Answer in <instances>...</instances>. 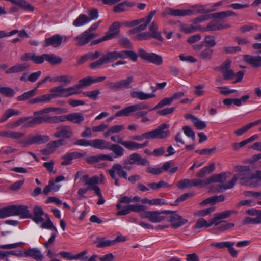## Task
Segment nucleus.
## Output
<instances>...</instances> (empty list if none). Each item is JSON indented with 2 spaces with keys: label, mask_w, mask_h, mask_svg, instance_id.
I'll return each mask as SVG.
<instances>
[{
  "label": "nucleus",
  "mask_w": 261,
  "mask_h": 261,
  "mask_svg": "<svg viewBox=\"0 0 261 261\" xmlns=\"http://www.w3.org/2000/svg\"><path fill=\"white\" fill-rule=\"evenodd\" d=\"M236 168L239 173L234 174L232 180L228 183L220 186V190H226L232 188L238 180H240V182L242 185L254 187L258 185L257 172L255 174L251 173L248 166H237Z\"/></svg>",
  "instance_id": "f257e3e1"
},
{
  "label": "nucleus",
  "mask_w": 261,
  "mask_h": 261,
  "mask_svg": "<svg viewBox=\"0 0 261 261\" xmlns=\"http://www.w3.org/2000/svg\"><path fill=\"white\" fill-rule=\"evenodd\" d=\"M14 216H19L21 218H28L31 217V213L25 205H13L0 208V219Z\"/></svg>",
  "instance_id": "f03ea898"
},
{
  "label": "nucleus",
  "mask_w": 261,
  "mask_h": 261,
  "mask_svg": "<svg viewBox=\"0 0 261 261\" xmlns=\"http://www.w3.org/2000/svg\"><path fill=\"white\" fill-rule=\"evenodd\" d=\"M149 107V106L147 103L139 102L128 106L121 110L117 111L116 113L115 116L116 117L128 116L135 113V116L137 118H142L147 114V112L146 111H141V110L148 109Z\"/></svg>",
  "instance_id": "7ed1b4c3"
},
{
  "label": "nucleus",
  "mask_w": 261,
  "mask_h": 261,
  "mask_svg": "<svg viewBox=\"0 0 261 261\" xmlns=\"http://www.w3.org/2000/svg\"><path fill=\"white\" fill-rule=\"evenodd\" d=\"M106 63H111L119 59L129 58L132 61L137 60V54L132 50L113 51L107 52L102 55Z\"/></svg>",
  "instance_id": "20e7f679"
},
{
  "label": "nucleus",
  "mask_w": 261,
  "mask_h": 261,
  "mask_svg": "<svg viewBox=\"0 0 261 261\" xmlns=\"http://www.w3.org/2000/svg\"><path fill=\"white\" fill-rule=\"evenodd\" d=\"M169 213V211L164 210L162 211H145L144 213L140 214V216L142 218H146L149 221L152 223H159L165 219L166 217L161 216L162 214H167Z\"/></svg>",
  "instance_id": "39448f33"
},
{
  "label": "nucleus",
  "mask_w": 261,
  "mask_h": 261,
  "mask_svg": "<svg viewBox=\"0 0 261 261\" xmlns=\"http://www.w3.org/2000/svg\"><path fill=\"white\" fill-rule=\"evenodd\" d=\"M138 56L142 59L156 65H161L163 64V61L161 56L153 53H147L142 48L139 50Z\"/></svg>",
  "instance_id": "423d86ee"
},
{
  "label": "nucleus",
  "mask_w": 261,
  "mask_h": 261,
  "mask_svg": "<svg viewBox=\"0 0 261 261\" xmlns=\"http://www.w3.org/2000/svg\"><path fill=\"white\" fill-rule=\"evenodd\" d=\"M169 125L163 123L159 125L156 129L149 131L150 138L164 139L170 135L169 130Z\"/></svg>",
  "instance_id": "0eeeda50"
},
{
  "label": "nucleus",
  "mask_w": 261,
  "mask_h": 261,
  "mask_svg": "<svg viewBox=\"0 0 261 261\" xmlns=\"http://www.w3.org/2000/svg\"><path fill=\"white\" fill-rule=\"evenodd\" d=\"M167 214L169 215L166 217L167 221L171 223V226L174 228H178L188 222V220L183 218L176 212L170 211Z\"/></svg>",
  "instance_id": "6e6552de"
},
{
  "label": "nucleus",
  "mask_w": 261,
  "mask_h": 261,
  "mask_svg": "<svg viewBox=\"0 0 261 261\" xmlns=\"http://www.w3.org/2000/svg\"><path fill=\"white\" fill-rule=\"evenodd\" d=\"M58 123L65 121L74 123L81 124L85 120L84 115L80 112L72 113L66 115L58 116Z\"/></svg>",
  "instance_id": "1a4fd4ad"
},
{
  "label": "nucleus",
  "mask_w": 261,
  "mask_h": 261,
  "mask_svg": "<svg viewBox=\"0 0 261 261\" xmlns=\"http://www.w3.org/2000/svg\"><path fill=\"white\" fill-rule=\"evenodd\" d=\"M68 39V37L66 36L55 34L50 37L45 39L43 46L46 47L52 46L53 47H57L60 46L63 42H66Z\"/></svg>",
  "instance_id": "9d476101"
},
{
  "label": "nucleus",
  "mask_w": 261,
  "mask_h": 261,
  "mask_svg": "<svg viewBox=\"0 0 261 261\" xmlns=\"http://www.w3.org/2000/svg\"><path fill=\"white\" fill-rule=\"evenodd\" d=\"M124 164H137L142 166H148L150 164L149 161L142 158L140 154L133 153L130 154L124 161Z\"/></svg>",
  "instance_id": "9b49d317"
},
{
  "label": "nucleus",
  "mask_w": 261,
  "mask_h": 261,
  "mask_svg": "<svg viewBox=\"0 0 261 261\" xmlns=\"http://www.w3.org/2000/svg\"><path fill=\"white\" fill-rule=\"evenodd\" d=\"M230 27L229 24L224 23L220 20H213L206 27L202 28L201 30L203 31H216L229 28Z\"/></svg>",
  "instance_id": "f8f14e48"
},
{
  "label": "nucleus",
  "mask_w": 261,
  "mask_h": 261,
  "mask_svg": "<svg viewBox=\"0 0 261 261\" xmlns=\"http://www.w3.org/2000/svg\"><path fill=\"white\" fill-rule=\"evenodd\" d=\"M124 167L119 163H115L113 165L112 167L107 170L108 173L113 174L115 178V175H117L120 178H123L125 179H127V173L124 169Z\"/></svg>",
  "instance_id": "ddd939ff"
},
{
  "label": "nucleus",
  "mask_w": 261,
  "mask_h": 261,
  "mask_svg": "<svg viewBox=\"0 0 261 261\" xmlns=\"http://www.w3.org/2000/svg\"><path fill=\"white\" fill-rule=\"evenodd\" d=\"M134 82V78L133 76H128L125 79L117 81L110 87L112 90H118L123 88H130V84Z\"/></svg>",
  "instance_id": "4468645a"
},
{
  "label": "nucleus",
  "mask_w": 261,
  "mask_h": 261,
  "mask_svg": "<svg viewBox=\"0 0 261 261\" xmlns=\"http://www.w3.org/2000/svg\"><path fill=\"white\" fill-rule=\"evenodd\" d=\"M73 133L69 126L65 125L57 128V131L53 134L56 138H70L72 136Z\"/></svg>",
  "instance_id": "2eb2a0df"
},
{
  "label": "nucleus",
  "mask_w": 261,
  "mask_h": 261,
  "mask_svg": "<svg viewBox=\"0 0 261 261\" xmlns=\"http://www.w3.org/2000/svg\"><path fill=\"white\" fill-rule=\"evenodd\" d=\"M85 154V152L82 153L76 151L67 152L61 157L63 160L61 164L64 166L70 165L71 164L72 160L82 158Z\"/></svg>",
  "instance_id": "dca6fc26"
},
{
  "label": "nucleus",
  "mask_w": 261,
  "mask_h": 261,
  "mask_svg": "<svg viewBox=\"0 0 261 261\" xmlns=\"http://www.w3.org/2000/svg\"><path fill=\"white\" fill-rule=\"evenodd\" d=\"M95 36L94 34H90L89 32L84 31L80 35L77 36L74 38V40L77 41L76 44L78 46H82L88 43Z\"/></svg>",
  "instance_id": "f3484780"
},
{
  "label": "nucleus",
  "mask_w": 261,
  "mask_h": 261,
  "mask_svg": "<svg viewBox=\"0 0 261 261\" xmlns=\"http://www.w3.org/2000/svg\"><path fill=\"white\" fill-rule=\"evenodd\" d=\"M35 124L46 123H58V116H50L48 115H45L42 116H36L33 118Z\"/></svg>",
  "instance_id": "a211bd4d"
},
{
  "label": "nucleus",
  "mask_w": 261,
  "mask_h": 261,
  "mask_svg": "<svg viewBox=\"0 0 261 261\" xmlns=\"http://www.w3.org/2000/svg\"><path fill=\"white\" fill-rule=\"evenodd\" d=\"M64 139H60L56 141H50L46 145V148L42 150L43 154H48L51 153L54 151L55 148L63 146L64 144Z\"/></svg>",
  "instance_id": "6ab92c4d"
},
{
  "label": "nucleus",
  "mask_w": 261,
  "mask_h": 261,
  "mask_svg": "<svg viewBox=\"0 0 261 261\" xmlns=\"http://www.w3.org/2000/svg\"><path fill=\"white\" fill-rule=\"evenodd\" d=\"M130 94L132 98H137L140 100H147L155 97L153 93H146L142 91L137 90H131Z\"/></svg>",
  "instance_id": "aec40b11"
},
{
  "label": "nucleus",
  "mask_w": 261,
  "mask_h": 261,
  "mask_svg": "<svg viewBox=\"0 0 261 261\" xmlns=\"http://www.w3.org/2000/svg\"><path fill=\"white\" fill-rule=\"evenodd\" d=\"M49 92L51 93L54 99L59 97H67L66 88H64L62 85L51 88Z\"/></svg>",
  "instance_id": "412c9836"
},
{
  "label": "nucleus",
  "mask_w": 261,
  "mask_h": 261,
  "mask_svg": "<svg viewBox=\"0 0 261 261\" xmlns=\"http://www.w3.org/2000/svg\"><path fill=\"white\" fill-rule=\"evenodd\" d=\"M33 216L31 215V217L32 220L37 224H39V223L42 222L44 220L42 216L44 215V213L43 209L38 206L35 205L33 207Z\"/></svg>",
  "instance_id": "4be33fe9"
},
{
  "label": "nucleus",
  "mask_w": 261,
  "mask_h": 261,
  "mask_svg": "<svg viewBox=\"0 0 261 261\" xmlns=\"http://www.w3.org/2000/svg\"><path fill=\"white\" fill-rule=\"evenodd\" d=\"M134 6V3L126 0L114 6L113 10L115 13H121L126 11L128 8Z\"/></svg>",
  "instance_id": "5701e85b"
},
{
  "label": "nucleus",
  "mask_w": 261,
  "mask_h": 261,
  "mask_svg": "<svg viewBox=\"0 0 261 261\" xmlns=\"http://www.w3.org/2000/svg\"><path fill=\"white\" fill-rule=\"evenodd\" d=\"M29 67L27 63L16 64L6 70L5 73L7 74L17 73L25 71Z\"/></svg>",
  "instance_id": "b1692460"
},
{
  "label": "nucleus",
  "mask_w": 261,
  "mask_h": 261,
  "mask_svg": "<svg viewBox=\"0 0 261 261\" xmlns=\"http://www.w3.org/2000/svg\"><path fill=\"white\" fill-rule=\"evenodd\" d=\"M149 34L151 38L156 39L160 41H163V38L161 35L160 32L158 31V25L155 21L151 22L149 26Z\"/></svg>",
  "instance_id": "393cba45"
},
{
  "label": "nucleus",
  "mask_w": 261,
  "mask_h": 261,
  "mask_svg": "<svg viewBox=\"0 0 261 261\" xmlns=\"http://www.w3.org/2000/svg\"><path fill=\"white\" fill-rule=\"evenodd\" d=\"M186 119H190L194 126L198 130H202L205 128L207 124L205 121H203L197 117L191 114H187L185 116Z\"/></svg>",
  "instance_id": "a878e982"
},
{
  "label": "nucleus",
  "mask_w": 261,
  "mask_h": 261,
  "mask_svg": "<svg viewBox=\"0 0 261 261\" xmlns=\"http://www.w3.org/2000/svg\"><path fill=\"white\" fill-rule=\"evenodd\" d=\"M25 257H31L37 261H41L43 259V255L41 252L37 248H30L24 252Z\"/></svg>",
  "instance_id": "bb28decb"
},
{
  "label": "nucleus",
  "mask_w": 261,
  "mask_h": 261,
  "mask_svg": "<svg viewBox=\"0 0 261 261\" xmlns=\"http://www.w3.org/2000/svg\"><path fill=\"white\" fill-rule=\"evenodd\" d=\"M234 213H237V212L234 210H227L221 213H216L215 214L214 217L213 218V222L215 223V225H217L220 223L219 222L220 220L228 218Z\"/></svg>",
  "instance_id": "cd10ccee"
},
{
  "label": "nucleus",
  "mask_w": 261,
  "mask_h": 261,
  "mask_svg": "<svg viewBox=\"0 0 261 261\" xmlns=\"http://www.w3.org/2000/svg\"><path fill=\"white\" fill-rule=\"evenodd\" d=\"M121 27V23L116 21L113 22L109 27V31L106 34L107 39H111L117 35L119 32V28Z\"/></svg>",
  "instance_id": "c85d7f7f"
},
{
  "label": "nucleus",
  "mask_w": 261,
  "mask_h": 261,
  "mask_svg": "<svg viewBox=\"0 0 261 261\" xmlns=\"http://www.w3.org/2000/svg\"><path fill=\"white\" fill-rule=\"evenodd\" d=\"M24 133L16 132L14 130H1L0 136L11 139H18L24 136Z\"/></svg>",
  "instance_id": "c756f323"
},
{
  "label": "nucleus",
  "mask_w": 261,
  "mask_h": 261,
  "mask_svg": "<svg viewBox=\"0 0 261 261\" xmlns=\"http://www.w3.org/2000/svg\"><path fill=\"white\" fill-rule=\"evenodd\" d=\"M51 112H55L58 114H62L66 112V109L58 107H48L38 111L34 112V116L41 115L43 114H47Z\"/></svg>",
  "instance_id": "7c9ffc66"
},
{
  "label": "nucleus",
  "mask_w": 261,
  "mask_h": 261,
  "mask_svg": "<svg viewBox=\"0 0 261 261\" xmlns=\"http://www.w3.org/2000/svg\"><path fill=\"white\" fill-rule=\"evenodd\" d=\"M110 143L102 139L92 140V147L100 150L108 149Z\"/></svg>",
  "instance_id": "2f4dec72"
},
{
  "label": "nucleus",
  "mask_w": 261,
  "mask_h": 261,
  "mask_svg": "<svg viewBox=\"0 0 261 261\" xmlns=\"http://www.w3.org/2000/svg\"><path fill=\"white\" fill-rule=\"evenodd\" d=\"M93 243L97 248H106L114 245L112 240H107L104 237H97Z\"/></svg>",
  "instance_id": "473e14b6"
},
{
  "label": "nucleus",
  "mask_w": 261,
  "mask_h": 261,
  "mask_svg": "<svg viewBox=\"0 0 261 261\" xmlns=\"http://www.w3.org/2000/svg\"><path fill=\"white\" fill-rule=\"evenodd\" d=\"M53 98L51 93L49 94H44L38 96L29 101V103L31 104L37 103H47L49 102Z\"/></svg>",
  "instance_id": "72a5a7b5"
},
{
  "label": "nucleus",
  "mask_w": 261,
  "mask_h": 261,
  "mask_svg": "<svg viewBox=\"0 0 261 261\" xmlns=\"http://www.w3.org/2000/svg\"><path fill=\"white\" fill-rule=\"evenodd\" d=\"M108 149L112 151L114 153V156H113V158H120L122 156L124 153V148L119 144H111L110 143Z\"/></svg>",
  "instance_id": "f704fd0d"
},
{
  "label": "nucleus",
  "mask_w": 261,
  "mask_h": 261,
  "mask_svg": "<svg viewBox=\"0 0 261 261\" xmlns=\"http://www.w3.org/2000/svg\"><path fill=\"white\" fill-rule=\"evenodd\" d=\"M246 61L252 65V67L258 68L261 66V57L246 55L245 57Z\"/></svg>",
  "instance_id": "c9c22d12"
},
{
  "label": "nucleus",
  "mask_w": 261,
  "mask_h": 261,
  "mask_svg": "<svg viewBox=\"0 0 261 261\" xmlns=\"http://www.w3.org/2000/svg\"><path fill=\"white\" fill-rule=\"evenodd\" d=\"M20 114V112L18 110L14 109H7L3 115L0 118V123H3L6 121L9 118L13 116H17Z\"/></svg>",
  "instance_id": "e433bc0d"
},
{
  "label": "nucleus",
  "mask_w": 261,
  "mask_h": 261,
  "mask_svg": "<svg viewBox=\"0 0 261 261\" xmlns=\"http://www.w3.org/2000/svg\"><path fill=\"white\" fill-rule=\"evenodd\" d=\"M82 179L84 185L97 186V185L99 182V178L96 176H94L90 178L88 175L86 174L82 176Z\"/></svg>",
  "instance_id": "4c0bfd02"
},
{
  "label": "nucleus",
  "mask_w": 261,
  "mask_h": 261,
  "mask_svg": "<svg viewBox=\"0 0 261 261\" xmlns=\"http://www.w3.org/2000/svg\"><path fill=\"white\" fill-rule=\"evenodd\" d=\"M167 14L173 16H190V11L188 10L173 9L169 8L167 12Z\"/></svg>",
  "instance_id": "58836bf2"
},
{
  "label": "nucleus",
  "mask_w": 261,
  "mask_h": 261,
  "mask_svg": "<svg viewBox=\"0 0 261 261\" xmlns=\"http://www.w3.org/2000/svg\"><path fill=\"white\" fill-rule=\"evenodd\" d=\"M227 178V173H226L223 172L218 174H214L209 177L210 184L212 182L224 183Z\"/></svg>",
  "instance_id": "ea45409f"
},
{
  "label": "nucleus",
  "mask_w": 261,
  "mask_h": 261,
  "mask_svg": "<svg viewBox=\"0 0 261 261\" xmlns=\"http://www.w3.org/2000/svg\"><path fill=\"white\" fill-rule=\"evenodd\" d=\"M213 10L206 9L204 6L196 5L193 6L191 9H188V11H190V15H195L198 13H207L211 12Z\"/></svg>",
  "instance_id": "a19ab883"
},
{
  "label": "nucleus",
  "mask_w": 261,
  "mask_h": 261,
  "mask_svg": "<svg viewBox=\"0 0 261 261\" xmlns=\"http://www.w3.org/2000/svg\"><path fill=\"white\" fill-rule=\"evenodd\" d=\"M90 22V19L85 14H80L73 22V25L75 27H81Z\"/></svg>",
  "instance_id": "79ce46f5"
},
{
  "label": "nucleus",
  "mask_w": 261,
  "mask_h": 261,
  "mask_svg": "<svg viewBox=\"0 0 261 261\" xmlns=\"http://www.w3.org/2000/svg\"><path fill=\"white\" fill-rule=\"evenodd\" d=\"M45 61H46L51 65H57L60 64L62 59L59 56L55 54H45Z\"/></svg>",
  "instance_id": "37998d69"
},
{
  "label": "nucleus",
  "mask_w": 261,
  "mask_h": 261,
  "mask_svg": "<svg viewBox=\"0 0 261 261\" xmlns=\"http://www.w3.org/2000/svg\"><path fill=\"white\" fill-rule=\"evenodd\" d=\"M213 218L210 220L209 222H207L206 220L204 219L203 218L199 219L195 225V228L196 229H200L203 227H209L215 224V223L213 222Z\"/></svg>",
  "instance_id": "c03bdc74"
},
{
  "label": "nucleus",
  "mask_w": 261,
  "mask_h": 261,
  "mask_svg": "<svg viewBox=\"0 0 261 261\" xmlns=\"http://www.w3.org/2000/svg\"><path fill=\"white\" fill-rule=\"evenodd\" d=\"M235 15L236 14L234 12H233L232 11L229 10L227 11H223L212 14H211V18H214L216 19H222Z\"/></svg>",
  "instance_id": "a18cd8bd"
},
{
  "label": "nucleus",
  "mask_w": 261,
  "mask_h": 261,
  "mask_svg": "<svg viewBox=\"0 0 261 261\" xmlns=\"http://www.w3.org/2000/svg\"><path fill=\"white\" fill-rule=\"evenodd\" d=\"M34 144H41L47 142L50 139L49 137L46 135L37 134L32 136Z\"/></svg>",
  "instance_id": "49530a36"
},
{
  "label": "nucleus",
  "mask_w": 261,
  "mask_h": 261,
  "mask_svg": "<svg viewBox=\"0 0 261 261\" xmlns=\"http://www.w3.org/2000/svg\"><path fill=\"white\" fill-rule=\"evenodd\" d=\"M124 129V126L123 125H114L110 127L105 133L104 136L107 137L113 134L118 133Z\"/></svg>",
  "instance_id": "de8ad7c7"
},
{
  "label": "nucleus",
  "mask_w": 261,
  "mask_h": 261,
  "mask_svg": "<svg viewBox=\"0 0 261 261\" xmlns=\"http://www.w3.org/2000/svg\"><path fill=\"white\" fill-rule=\"evenodd\" d=\"M37 88V87L35 88L34 89L30 91H27L26 92H24L22 95L18 96L17 98V100L24 101L34 96L36 93Z\"/></svg>",
  "instance_id": "09e8293b"
},
{
  "label": "nucleus",
  "mask_w": 261,
  "mask_h": 261,
  "mask_svg": "<svg viewBox=\"0 0 261 261\" xmlns=\"http://www.w3.org/2000/svg\"><path fill=\"white\" fill-rule=\"evenodd\" d=\"M213 49L210 48H206L199 54L200 59L204 60H210L213 56Z\"/></svg>",
  "instance_id": "8fccbe9b"
},
{
  "label": "nucleus",
  "mask_w": 261,
  "mask_h": 261,
  "mask_svg": "<svg viewBox=\"0 0 261 261\" xmlns=\"http://www.w3.org/2000/svg\"><path fill=\"white\" fill-rule=\"evenodd\" d=\"M173 102V100L171 97H166L161 100L154 107L149 110V111L154 110L161 109L163 107L170 105Z\"/></svg>",
  "instance_id": "3c124183"
},
{
  "label": "nucleus",
  "mask_w": 261,
  "mask_h": 261,
  "mask_svg": "<svg viewBox=\"0 0 261 261\" xmlns=\"http://www.w3.org/2000/svg\"><path fill=\"white\" fill-rule=\"evenodd\" d=\"M72 80V77L71 76L66 75L57 76L53 79H50V81L53 82H62L65 85H69L71 83Z\"/></svg>",
  "instance_id": "603ef678"
},
{
  "label": "nucleus",
  "mask_w": 261,
  "mask_h": 261,
  "mask_svg": "<svg viewBox=\"0 0 261 261\" xmlns=\"http://www.w3.org/2000/svg\"><path fill=\"white\" fill-rule=\"evenodd\" d=\"M122 146L130 150L139 149V143L132 141H123Z\"/></svg>",
  "instance_id": "864d4df0"
},
{
  "label": "nucleus",
  "mask_w": 261,
  "mask_h": 261,
  "mask_svg": "<svg viewBox=\"0 0 261 261\" xmlns=\"http://www.w3.org/2000/svg\"><path fill=\"white\" fill-rule=\"evenodd\" d=\"M0 93L7 97H12L15 95L14 89L8 87H0Z\"/></svg>",
  "instance_id": "5fc2aeb1"
},
{
  "label": "nucleus",
  "mask_w": 261,
  "mask_h": 261,
  "mask_svg": "<svg viewBox=\"0 0 261 261\" xmlns=\"http://www.w3.org/2000/svg\"><path fill=\"white\" fill-rule=\"evenodd\" d=\"M93 83V77L91 76H87L86 77L80 80L78 82L77 84L81 89L89 86Z\"/></svg>",
  "instance_id": "6e6d98bb"
},
{
  "label": "nucleus",
  "mask_w": 261,
  "mask_h": 261,
  "mask_svg": "<svg viewBox=\"0 0 261 261\" xmlns=\"http://www.w3.org/2000/svg\"><path fill=\"white\" fill-rule=\"evenodd\" d=\"M80 89L81 88L77 84L73 86L67 88L66 91L67 92V97L80 93L81 92V91L80 90Z\"/></svg>",
  "instance_id": "4d7b16f0"
},
{
  "label": "nucleus",
  "mask_w": 261,
  "mask_h": 261,
  "mask_svg": "<svg viewBox=\"0 0 261 261\" xmlns=\"http://www.w3.org/2000/svg\"><path fill=\"white\" fill-rule=\"evenodd\" d=\"M98 186H88L86 188H81L77 191V194L79 195L80 198H86L85 194L89 190H93L95 192L96 189Z\"/></svg>",
  "instance_id": "13d9d810"
},
{
  "label": "nucleus",
  "mask_w": 261,
  "mask_h": 261,
  "mask_svg": "<svg viewBox=\"0 0 261 261\" xmlns=\"http://www.w3.org/2000/svg\"><path fill=\"white\" fill-rule=\"evenodd\" d=\"M179 189H186L193 187L192 179H184L179 181L177 185Z\"/></svg>",
  "instance_id": "bf43d9fd"
},
{
  "label": "nucleus",
  "mask_w": 261,
  "mask_h": 261,
  "mask_svg": "<svg viewBox=\"0 0 261 261\" xmlns=\"http://www.w3.org/2000/svg\"><path fill=\"white\" fill-rule=\"evenodd\" d=\"M210 184L209 178L204 179H192V185L193 186H198V187H204L207 185Z\"/></svg>",
  "instance_id": "052dcab7"
},
{
  "label": "nucleus",
  "mask_w": 261,
  "mask_h": 261,
  "mask_svg": "<svg viewBox=\"0 0 261 261\" xmlns=\"http://www.w3.org/2000/svg\"><path fill=\"white\" fill-rule=\"evenodd\" d=\"M184 134L189 138L192 139L193 141L195 140V134L194 132L189 126H184L182 128Z\"/></svg>",
  "instance_id": "680f3d73"
},
{
  "label": "nucleus",
  "mask_w": 261,
  "mask_h": 261,
  "mask_svg": "<svg viewBox=\"0 0 261 261\" xmlns=\"http://www.w3.org/2000/svg\"><path fill=\"white\" fill-rule=\"evenodd\" d=\"M83 94L90 99L95 100L100 94V91L98 89H95L91 91L84 92Z\"/></svg>",
  "instance_id": "e2e57ef3"
},
{
  "label": "nucleus",
  "mask_w": 261,
  "mask_h": 261,
  "mask_svg": "<svg viewBox=\"0 0 261 261\" xmlns=\"http://www.w3.org/2000/svg\"><path fill=\"white\" fill-rule=\"evenodd\" d=\"M215 208L214 207H209L204 210L198 211L195 215L200 217H204L211 213L214 212Z\"/></svg>",
  "instance_id": "0e129e2a"
},
{
  "label": "nucleus",
  "mask_w": 261,
  "mask_h": 261,
  "mask_svg": "<svg viewBox=\"0 0 261 261\" xmlns=\"http://www.w3.org/2000/svg\"><path fill=\"white\" fill-rule=\"evenodd\" d=\"M204 42L205 45L208 47H214L216 44L215 37L213 36H206L204 38Z\"/></svg>",
  "instance_id": "69168bd1"
},
{
  "label": "nucleus",
  "mask_w": 261,
  "mask_h": 261,
  "mask_svg": "<svg viewBox=\"0 0 261 261\" xmlns=\"http://www.w3.org/2000/svg\"><path fill=\"white\" fill-rule=\"evenodd\" d=\"M252 30H257V27L255 25H244L241 26L239 28V31L241 33H245L251 31Z\"/></svg>",
  "instance_id": "338daca9"
},
{
  "label": "nucleus",
  "mask_w": 261,
  "mask_h": 261,
  "mask_svg": "<svg viewBox=\"0 0 261 261\" xmlns=\"http://www.w3.org/2000/svg\"><path fill=\"white\" fill-rule=\"evenodd\" d=\"M88 251L85 250L76 255H74V260H79L80 261H86L87 260Z\"/></svg>",
  "instance_id": "774afa93"
}]
</instances>
